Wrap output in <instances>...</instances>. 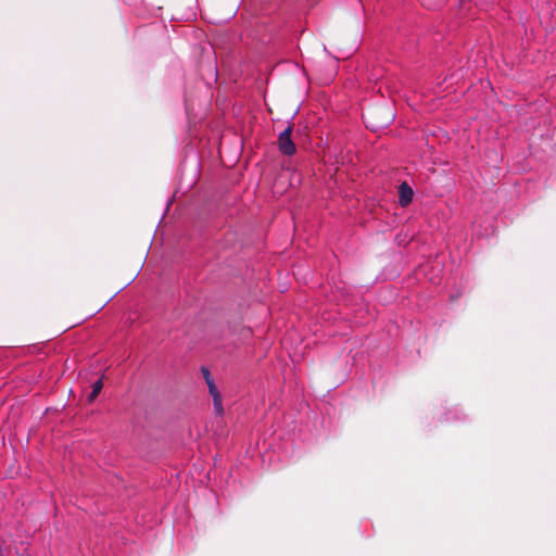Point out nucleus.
Instances as JSON below:
<instances>
[{"instance_id": "1", "label": "nucleus", "mask_w": 556, "mask_h": 556, "mask_svg": "<svg viewBox=\"0 0 556 556\" xmlns=\"http://www.w3.org/2000/svg\"><path fill=\"white\" fill-rule=\"evenodd\" d=\"M293 126L289 125L278 137L279 151L288 156L293 155L296 152L294 142L291 139Z\"/></svg>"}, {"instance_id": "2", "label": "nucleus", "mask_w": 556, "mask_h": 556, "mask_svg": "<svg viewBox=\"0 0 556 556\" xmlns=\"http://www.w3.org/2000/svg\"><path fill=\"white\" fill-rule=\"evenodd\" d=\"M382 112L374 110L368 111L365 116L368 123H371V127H383L388 125L393 119V114L391 112H386L384 116L380 118Z\"/></svg>"}, {"instance_id": "3", "label": "nucleus", "mask_w": 556, "mask_h": 556, "mask_svg": "<svg viewBox=\"0 0 556 556\" xmlns=\"http://www.w3.org/2000/svg\"><path fill=\"white\" fill-rule=\"evenodd\" d=\"M414 197V191L410 188V186L403 181L399 186V203L401 206L405 207L407 206L412 201Z\"/></svg>"}, {"instance_id": "4", "label": "nucleus", "mask_w": 556, "mask_h": 556, "mask_svg": "<svg viewBox=\"0 0 556 556\" xmlns=\"http://www.w3.org/2000/svg\"><path fill=\"white\" fill-rule=\"evenodd\" d=\"M206 383L208 387L210 394L213 396L214 405L220 404V394L211 378L206 377Z\"/></svg>"}, {"instance_id": "5", "label": "nucleus", "mask_w": 556, "mask_h": 556, "mask_svg": "<svg viewBox=\"0 0 556 556\" xmlns=\"http://www.w3.org/2000/svg\"><path fill=\"white\" fill-rule=\"evenodd\" d=\"M103 388V382H102V379H99L97 380L93 384H92V391L90 392V394L88 395L87 397V402L88 403H92L97 396L99 395V393L101 392Z\"/></svg>"}, {"instance_id": "6", "label": "nucleus", "mask_w": 556, "mask_h": 556, "mask_svg": "<svg viewBox=\"0 0 556 556\" xmlns=\"http://www.w3.org/2000/svg\"><path fill=\"white\" fill-rule=\"evenodd\" d=\"M202 372H203L205 379H206V377L211 378L208 369L202 368Z\"/></svg>"}, {"instance_id": "7", "label": "nucleus", "mask_w": 556, "mask_h": 556, "mask_svg": "<svg viewBox=\"0 0 556 556\" xmlns=\"http://www.w3.org/2000/svg\"><path fill=\"white\" fill-rule=\"evenodd\" d=\"M216 410L222 414L223 413V406H222V403L219 405H214Z\"/></svg>"}]
</instances>
